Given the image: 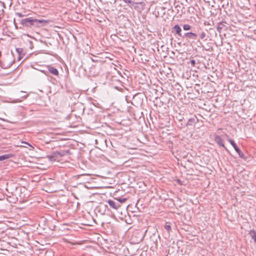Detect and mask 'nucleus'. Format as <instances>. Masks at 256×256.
Segmentation results:
<instances>
[{"mask_svg":"<svg viewBox=\"0 0 256 256\" xmlns=\"http://www.w3.org/2000/svg\"><path fill=\"white\" fill-rule=\"evenodd\" d=\"M226 24V22L225 21H222L218 24L216 30L218 32L220 33L222 30L224 28L225 30L227 28H226V26L224 24Z\"/></svg>","mask_w":256,"mask_h":256,"instance_id":"12","label":"nucleus"},{"mask_svg":"<svg viewBox=\"0 0 256 256\" xmlns=\"http://www.w3.org/2000/svg\"><path fill=\"white\" fill-rule=\"evenodd\" d=\"M198 119L196 116H194L193 118H190V119H188L187 123L186 124V126H194L198 122Z\"/></svg>","mask_w":256,"mask_h":256,"instance_id":"14","label":"nucleus"},{"mask_svg":"<svg viewBox=\"0 0 256 256\" xmlns=\"http://www.w3.org/2000/svg\"><path fill=\"white\" fill-rule=\"evenodd\" d=\"M190 63L191 64V66H195V64H196V61L194 60H190Z\"/></svg>","mask_w":256,"mask_h":256,"instance_id":"22","label":"nucleus"},{"mask_svg":"<svg viewBox=\"0 0 256 256\" xmlns=\"http://www.w3.org/2000/svg\"><path fill=\"white\" fill-rule=\"evenodd\" d=\"M172 32L175 35H178L182 38V28L178 24H176L172 28Z\"/></svg>","mask_w":256,"mask_h":256,"instance_id":"9","label":"nucleus"},{"mask_svg":"<svg viewBox=\"0 0 256 256\" xmlns=\"http://www.w3.org/2000/svg\"><path fill=\"white\" fill-rule=\"evenodd\" d=\"M70 154V150H56L50 152V154L49 155V160L53 162L59 161L60 159L62 156L69 155Z\"/></svg>","mask_w":256,"mask_h":256,"instance_id":"3","label":"nucleus"},{"mask_svg":"<svg viewBox=\"0 0 256 256\" xmlns=\"http://www.w3.org/2000/svg\"><path fill=\"white\" fill-rule=\"evenodd\" d=\"M228 140L232 144L236 152L238 154L239 157L246 160V157L244 155V153L238 148L234 141L230 138H228Z\"/></svg>","mask_w":256,"mask_h":256,"instance_id":"5","label":"nucleus"},{"mask_svg":"<svg viewBox=\"0 0 256 256\" xmlns=\"http://www.w3.org/2000/svg\"><path fill=\"white\" fill-rule=\"evenodd\" d=\"M249 234L250 235L252 239L256 243V232L254 230H250L249 232Z\"/></svg>","mask_w":256,"mask_h":256,"instance_id":"17","label":"nucleus"},{"mask_svg":"<svg viewBox=\"0 0 256 256\" xmlns=\"http://www.w3.org/2000/svg\"><path fill=\"white\" fill-rule=\"evenodd\" d=\"M48 252H49V256H50V253H51V252H52V256H54V254H54V252H53L52 251V252H51V251L49 250Z\"/></svg>","mask_w":256,"mask_h":256,"instance_id":"25","label":"nucleus"},{"mask_svg":"<svg viewBox=\"0 0 256 256\" xmlns=\"http://www.w3.org/2000/svg\"><path fill=\"white\" fill-rule=\"evenodd\" d=\"M40 72H42L43 73H44L46 75H47V73H48V71L46 70H44V69H42V70H40Z\"/></svg>","mask_w":256,"mask_h":256,"instance_id":"24","label":"nucleus"},{"mask_svg":"<svg viewBox=\"0 0 256 256\" xmlns=\"http://www.w3.org/2000/svg\"><path fill=\"white\" fill-rule=\"evenodd\" d=\"M60 143V140H49V149L50 148L54 150L61 149Z\"/></svg>","mask_w":256,"mask_h":256,"instance_id":"6","label":"nucleus"},{"mask_svg":"<svg viewBox=\"0 0 256 256\" xmlns=\"http://www.w3.org/2000/svg\"><path fill=\"white\" fill-rule=\"evenodd\" d=\"M49 72L54 76L59 78V72L56 68L51 65H49Z\"/></svg>","mask_w":256,"mask_h":256,"instance_id":"13","label":"nucleus"},{"mask_svg":"<svg viewBox=\"0 0 256 256\" xmlns=\"http://www.w3.org/2000/svg\"><path fill=\"white\" fill-rule=\"evenodd\" d=\"M52 184L51 182H48L49 185H50V184Z\"/></svg>","mask_w":256,"mask_h":256,"instance_id":"30","label":"nucleus"},{"mask_svg":"<svg viewBox=\"0 0 256 256\" xmlns=\"http://www.w3.org/2000/svg\"><path fill=\"white\" fill-rule=\"evenodd\" d=\"M182 38L196 40L198 39V34L192 32H185L182 35Z\"/></svg>","mask_w":256,"mask_h":256,"instance_id":"8","label":"nucleus"},{"mask_svg":"<svg viewBox=\"0 0 256 256\" xmlns=\"http://www.w3.org/2000/svg\"><path fill=\"white\" fill-rule=\"evenodd\" d=\"M52 7H53V6H49V12L50 10H53Z\"/></svg>","mask_w":256,"mask_h":256,"instance_id":"27","label":"nucleus"},{"mask_svg":"<svg viewBox=\"0 0 256 256\" xmlns=\"http://www.w3.org/2000/svg\"><path fill=\"white\" fill-rule=\"evenodd\" d=\"M60 121L57 120L56 122L49 120V129L54 130L60 128Z\"/></svg>","mask_w":256,"mask_h":256,"instance_id":"10","label":"nucleus"},{"mask_svg":"<svg viewBox=\"0 0 256 256\" xmlns=\"http://www.w3.org/2000/svg\"><path fill=\"white\" fill-rule=\"evenodd\" d=\"M164 228H165V230L168 232L170 233V232L172 230V228H171V226L170 225V224H168V222H166L165 224L164 225Z\"/></svg>","mask_w":256,"mask_h":256,"instance_id":"18","label":"nucleus"},{"mask_svg":"<svg viewBox=\"0 0 256 256\" xmlns=\"http://www.w3.org/2000/svg\"><path fill=\"white\" fill-rule=\"evenodd\" d=\"M214 142L216 143V144L218 146L224 148H225L227 152H228V154H230V152L229 150H228L227 149V148L225 146L224 144V140L220 136L215 134L214 138Z\"/></svg>","mask_w":256,"mask_h":256,"instance_id":"7","label":"nucleus"},{"mask_svg":"<svg viewBox=\"0 0 256 256\" xmlns=\"http://www.w3.org/2000/svg\"><path fill=\"white\" fill-rule=\"evenodd\" d=\"M116 202H119V204H120V203H123L124 202H125L126 200H127V198H120L118 199H116Z\"/></svg>","mask_w":256,"mask_h":256,"instance_id":"20","label":"nucleus"},{"mask_svg":"<svg viewBox=\"0 0 256 256\" xmlns=\"http://www.w3.org/2000/svg\"><path fill=\"white\" fill-rule=\"evenodd\" d=\"M14 24L16 26V28H17V25H16V19L15 18L14 19Z\"/></svg>","mask_w":256,"mask_h":256,"instance_id":"26","label":"nucleus"},{"mask_svg":"<svg viewBox=\"0 0 256 256\" xmlns=\"http://www.w3.org/2000/svg\"><path fill=\"white\" fill-rule=\"evenodd\" d=\"M19 23L23 26L31 27L32 26H42L48 23V20H38L32 18H28L23 19H18Z\"/></svg>","mask_w":256,"mask_h":256,"instance_id":"2","label":"nucleus"},{"mask_svg":"<svg viewBox=\"0 0 256 256\" xmlns=\"http://www.w3.org/2000/svg\"><path fill=\"white\" fill-rule=\"evenodd\" d=\"M206 31H207V30H206V31L201 30L200 32L198 34H197L198 37V36L200 40L204 42L206 41L209 38L206 32Z\"/></svg>","mask_w":256,"mask_h":256,"instance_id":"11","label":"nucleus"},{"mask_svg":"<svg viewBox=\"0 0 256 256\" xmlns=\"http://www.w3.org/2000/svg\"><path fill=\"white\" fill-rule=\"evenodd\" d=\"M16 51L18 54V60H20L24 56V54L23 53L24 50L22 48H16Z\"/></svg>","mask_w":256,"mask_h":256,"instance_id":"16","label":"nucleus"},{"mask_svg":"<svg viewBox=\"0 0 256 256\" xmlns=\"http://www.w3.org/2000/svg\"><path fill=\"white\" fill-rule=\"evenodd\" d=\"M16 15L18 16L19 18H21L24 16V15H23L22 13L18 12H16Z\"/></svg>","mask_w":256,"mask_h":256,"instance_id":"21","label":"nucleus"},{"mask_svg":"<svg viewBox=\"0 0 256 256\" xmlns=\"http://www.w3.org/2000/svg\"><path fill=\"white\" fill-rule=\"evenodd\" d=\"M192 28V26L188 24H185L183 26V29L184 30H190Z\"/></svg>","mask_w":256,"mask_h":256,"instance_id":"19","label":"nucleus"},{"mask_svg":"<svg viewBox=\"0 0 256 256\" xmlns=\"http://www.w3.org/2000/svg\"><path fill=\"white\" fill-rule=\"evenodd\" d=\"M54 190H51L50 191V190L49 189V192H54Z\"/></svg>","mask_w":256,"mask_h":256,"instance_id":"29","label":"nucleus"},{"mask_svg":"<svg viewBox=\"0 0 256 256\" xmlns=\"http://www.w3.org/2000/svg\"><path fill=\"white\" fill-rule=\"evenodd\" d=\"M60 14L58 12H55L54 14H49V27L56 28L54 30V34L56 37L59 36L57 29L62 28L63 25L60 22ZM50 30H53L51 28Z\"/></svg>","mask_w":256,"mask_h":256,"instance_id":"1","label":"nucleus"},{"mask_svg":"<svg viewBox=\"0 0 256 256\" xmlns=\"http://www.w3.org/2000/svg\"><path fill=\"white\" fill-rule=\"evenodd\" d=\"M14 156V154H7L0 156V161H3L8 160L10 158H12Z\"/></svg>","mask_w":256,"mask_h":256,"instance_id":"15","label":"nucleus"},{"mask_svg":"<svg viewBox=\"0 0 256 256\" xmlns=\"http://www.w3.org/2000/svg\"><path fill=\"white\" fill-rule=\"evenodd\" d=\"M48 211H49V212H54V210L53 209L51 210L50 208H49ZM49 216H51L54 217V214H52V213H50V214H49Z\"/></svg>","mask_w":256,"mask_h":256,"instance_id":"23","label":"nucleus"},{"mask_svg":"<svg viewBox=\"0 0 256 256\" xmlns=\"http://www.w3.org/2000/svg\"><path fill=\"white\" fill-rule=\"evenodd\" d=\"M53 228H51L50 226H49V228H50L52 230H54V228H55V226H53Z\"/></svg>","mask_w":256,"mask_h":256,"instance_id":"28","label":"nucleus"},{"mask_svg":"<svg viewBox=\"0 0 256 256\" xmlns=\"http://www.w3.org/2000/svg\"><path fill=\"white\" fill-rule=\"evenodd\" d=\"M108 204H106V207L108 208L109 206L110 208L112 209V210L117 212L118 213L120 214L121 216H119V218L121 219L124 218V216H125V214H123L122 212L120 210H121V205L119 204V202H117L116 201L109 200L107 202Z\"/></svg>","mask_w":256,"mask_h":256,"instance_id":"4","label":"nucleus"}]
</instances>
